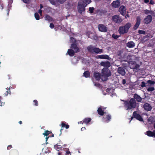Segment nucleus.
Here are the masks:
<instances>
[{"label": "nucleus", "instance_id": "nucleus-1", "mask_svg": "<svg viewBox=\"0 0 155 155\" xmlns=\"http://www.w3.org/2000/svg\"><path fill=\"white\" fill-rule=\"evenodd\" d=\"M124 101V107L126 108L127 110H131L135 108L137 105V103L136 100L132 98L130 100H121Z\"/></svg>", "mask_w": 155, "mask_h": 155}, {"label": "nucleus", "instance_id": "nucleus-2", "mask_svg": "<svg viewBox=\"0 0 155 155\" xmlns=\"http://www.w3.org/2000/svg\"><path fill=\"white\" fill-rule=\"evenodd\" d=\"M91 2V0H81L78 2V12L82 13L83 12H85V7L87 5Z\"/></svg>", "mask_w": 155, "mask_h": 155}, {"label": "nucleus", "instance_id": "nucleus-3", "mask_svg": "<svg viewBox=\"0 0 155 155\" xmlns=\"http://www.w3.org/2000/svg\"><path fill=\"white\" fill-rule=\"evenodd\" d=\"M101 79L103 81H106L108 79V78L111 75L110 70L107 68H104L101 70Z\"/></svg>", "mask_w": 155, "mask_h": 155}, {"label": "nucleus", "instance_id": "nucleus-4", "mask_svg": "<svg viewBox=\"0 0 155 155\" xmlns=\"http://www.w3.org/2000/svg\"><path fill=\"white\" fill-rule=\"evenodd\" d=\"M87 50L90 53L101 54L103 52L102 49H100L99 48H96L92 45H90L87 47Z\"/></svg>", "mask_w": 155, "mask_h": 155}, {"label": "nucleus", "instance_id": "nucleus-5", "mask_svg": "<svg viewBox=\"0 0 155 155\" xmlns=\"http://www.w3.org/2000/svg\"><path fill=\"white\" fill-rule=\"evenodd\" d=\"M131 26V23L128 22L124 26L120 27L118 30L119 33L120 35H124L127 33Z\"/></svg>", "mask_w": 155, "mask_h": 155}, {"label": "nucleus", "instance_id": "nucleus-6", "mask_svg": "<svg viewBox=\"0 0 155 155\" xmlns=\"http://www.w3.org/2000/svg\"><path fill=\"white\" fill-rule=\"evenodd\" d=\"M112 21L116 24H120L123 21V20L121 17L117 15L113 16L112 18Z\"/></svg>", "mask_w": 155, "mask_h": 155}, {"label": "nucleus", "instance_id": "nucleus-7", "mask_svg": "<svg viewBox=\"0 0 155 155\" xmlns=\"http://www.w3.org/2000/svg\"><path fill=\"white\" fill-rule=\"evenodd\" d=\"M133 117H131V120L130 122L131 121L134 117L136 118L137 119L140 121H142L143 120V119L141 115L139 114H137L136 111H134L133 112Z\"/></svg>", "mask_w": 155, "mask_h": 155}, {"label": "nucleus", "instance_id": "nucleus-8", "mask_svg": "<svg viewBox=\"0 0 155 155\" xmlns=\"http://www.w3.org/2000/svg\"><path fill=\"white\" fill-rule=\"evenodd\" d=\"M140 65L135 61H132L130 65V68L133 69L134 71L137 72L139 70Z\"/></svg>", "mask_w": 155, "mask_h": 155}, {"label": "nucleus", "instance_id": "nucleus-9", "mask_svg": "<svg viewBox=\"0 0 155 155\" xmlns=\"http://www.w3.org/2000/svg\"><path fill=\"white\" fill-rule=\"evenodd\" d=\"M99 30L101 32H106L107 31V28L102 24H99L98 26Z\"/></svg>", "mask_w": 155, "mask_h": 155}, {"label": "nucleus", "instance_id": "nucleus-10", "mask_svg": "<svg viewBox=\"0 0 155 155\" xmlns=\"http://www.w3.org/2000/svg\"><path fill=\"white\" fill-rule=\"evenodd\" d=\"M141 22V18L140 16H138L136 18V22L133 27L134 30H136L138 28Z\"/></svg>", "mask_w": 155, "mask_h": 155}, {"label": "nucleus", "instance_id": "nucleus-11", "mask_svg": "<svg viewBox=\"0 0 155 155\" xmlns=\"http://www.w3.org/2000/svg\"><path fill=\"white\" fill-rule=\"evenodd\" d=\"M100 65L101 66L105 67L104 68H107L110 67L111 66L110 62L108 61H101L100 63Z\"/></svg>", "mask_w": 155, "mask_h": 155}, {"label": "nucleus", "instance_id": "nucleus-12", "mask_svg": "<svg viewBox=\"0 0 155 155\" xmlns=\"http://www.w3.org/2000/svg\"><path fill=\"white\" fill-rule=\"evenodd\" d=\"M111 119V116L110 114L104 115L102 118L103 121L106 122L108 123Z\"/></svg>", "mask_w": 155, "mask_h": 155}, {"label": "nucleus", "instance_id": "nucleus-13", "mask_svg": "<svg viewBox=\"0 0 155 155\" xmlns=\"http://www.w3.org/2000/svg\"><path fill=\"white\" fill-rule=\"evenodd\" d=\"M152 18L150 15H148L146 18L144 19V23L147 24L150 23L152 21Z\"/></svg>", "mask_w": 155, "mask_h": 155}, {"label": "nucleus", "instance_id": "nucleus-14", "mask_svg": "<svg viewBox=\"0 0 155 155\" xmlns=\"http://www.w3.org/2000/svg\"><path fill=\"white\" fill-rule=\"evenodd\" d=\"M71 48L72 49H73L74 50V51L75 53H77L80 51V49L79 48L75 43L71 44Z\"/></svg>", "mask_w": 155, "mask_h": 155}, {"label": "nucleus", "instance_id": "nucleus-15", "mask_svg": "<svg viewBox=\"0 0 155 155\" xmlns=\"http://www.w3.org/2000/svg\"><path fill=\"white\" fill-rule=\"evenodd\" d=\"M112 6L114 8H118L119 7L120 5V0H117L114 1L111 4Z\"/></svg>", "mask_w": 155, "mask_h": 155}, {"label": "nucleus", "instance_id": "nucleus-16", "mask_svg": "<svg viewBox=\"0 0 155 155\" xmlns=\"http://www.w3.org/2000/svg\"><path fill=\"white\" fill-rule=\"evenodd\" d=\"M117 72L122 76H124L126 74L124 68L121 67H119L118 68Z\"/></svg>", "mask_w": 155, "mask_h": 155}, {"label": "nucleus", "instance_id": "nucleus-17", "mask_svg": "<svg viewBox=\"0 0 155 155\" xmlns=\"http://www.w3.org/2000/svg\"><path fill=\"white\" fill-rule=\"evenodd\" d=\"M119 11L121 15H125L126 14L125 7L124 5L121 6L119 9Z\"/></svg>", "mask_w": 155, "mask_h": 155}, {"label": "nucleus", "instance_id": "nucleus-18", "mask_svg": "<svg viewBox=\"0 0 155 155\" xmlns=\"http://www.w3.org/2000/svg\"><path fill=\"white\" fill-rule=\"evenodd\" d=\"M146 134L148 137L155 138V130H153V131L150 130L147 131L146 132Z\"/></svg>", "mask_w": 155, "mask_h": 155}, {"label": "nucleus", "instance_id": "nucleus-19", "mask_svg": "<svg viewBox=\"0 0 155 155\" xmlns=\"http://www.w3.org/2000/svg\"><path fill=\"white\" fill-rule=\"evenodd\" d=\"M143 107L145 110L148 111L151 110L152 109V107L150 104L148 103L145 104L143 105Z\"/></svg>", "mask_w": 155, "mask_h": 155}, {"label": "nucleus", "instance_id": "nucleus-20", "mask_svg": "<svg viewBox=\"0 0 155 155\" xmlns=\"http://www.w3.org/2000/svg\"><path fill=\"white\" fill-rule=\"evenodd\" d=\"M94 76L95 79L97 81H99L101 79V73L99 72H94Z\"/></svg>", "mask_w": 155, "mask_h": 155}, {"label": "nucleus", "instance_id": "nucleus-21", "mask_svg": "<svg viewBox=\"0 0 155 155\" xmlns=\"http://www.w3.org/2000/svg\"><path fill=\"white\" fill-rule=\"evenodd\" d=\"M134 99L137 102H139L141 101L142 98L138 94H135L134 95Z\"/></svg>", "mask_w": 155, "mask_h": 155}, {"label": "nucleus", "instance_id": "nucleus-22", "mask_svg": "<svg viewBox=\"0 0 155 155\" xmlns=\"http://www.w3.org/2000/svg\"><path fill=\"white\" fill-rule=\"evenodd\" d=\"M97 112L98 114L101 116H103L104 114H106V113L104 112L102 109V107L100 106L97 110Z\"/></svg>", "mask_w": 155, "mask_h": 155}, {"label": "nucleus", "instance_id": "nucleus-23", "mask_svg": "<svg viewBox=\"0 0 155 155\" xmlns=\"http://www.w3.org/2000/svg\"><path fill=\"white\" fill-rule=\"evenodd\" d=\"M98 58L101 59H105L110 60L111 58L107 55L103 54L98 55Z\"/></svg>", "mask_w": 155, "mask_h": 155}, {"label": "nucleus", "instance_id": "nucleus-24", "mask_svg": "<svg viewBox=\"0 0 155 155\" xmlns=\"http://www.w3.org/2000/svg\"><path fill=\"white\" fill-rule=\"evenodd\" d=\"M75 53V52H74V50L72 49H70L68 50L66 54H68L70 56L72 57L74 55Z\"/></svg>", "mask_w": 155, "mask_h": 155}, {"label": "nucleus", "instance_id": "nucleus-25", "mask_svg": "<svg viewBox=\"0 0 155 155\" xmlns=\"http://www.w3.org/2000/svg\"><path fill=\"white\" fill-rule=\"evenodd\" d=\"M45 18V20L48 21L49 22L53 21V19L52 17L48 15H46Z\"/></svg>", "mask_w": 155, "mask_h": 155}, {"label": "nucleus", "instance_id": "nucleus-26", "mask_svg": "<svg viewBox=\"0 0 155 155\" xmlns=\"http://www.w3.org/2000/svg\"><path fill=\"white\" fill-rule=\"evenodd\" d=\"M127 47L130 48H133L135 46L134 43L132 41L129 42L127 44Z\"/></svg>", "mask_w": 155, "mask_h": 155}, {"label": "nucleus", "instance_id": "nucleus-27", "mask_svg": "<svg viewBox=\"0 0 155 155\" xmlns=\"http://www.w3.org/2000/svg\"><path fill=\"white\" fill-rule=\"evenodd\" d=\"M54 148L58 151L62 150V147L61 146L56 144L54 145Z\"/></svg>", "mask_w": 155, "mask_h": 155}, {"label": "nucleus", "instance_id": "nucleus-28", "mask_svg": "<svg viewBox=\"0 0 155 155\" xmlns=\"http://www.w3.org/2000/svg\"><path fill=\"white\" fill-rule=\"evenodd\" d=\"M84 123L86 125H88L89 123L91 122V118H85L84 120Z\"/></svg>", "mask_w": 155, "mask_h": 155}, {"label": "nucleus", "instance_id": "nucleus-29", "mask_svg": "<svg viewBox=\"0 0 155 155\" xmlns=\"http://www.w3.org/2000/svg\"><path fill=\"white\" fill-rule=\"evenodd\" d=\"M83 76L86 78L90 77V73L89 71H86L84 73Z\"/></svg>", "mask_w": 155, "mask_h": 155}, {"label": "nucleus", "instance_id": "nucleus-30", "mask_svg": "<svg viewBox=\"0 0 155 155\" xmlns=\"http://www.w3.org/2000/svg\"><path fill=\"white\" fill-rule=\"evenodd\" d=\"M61 126L62 127H65L66 129H68L69 127V125L68 124H66L65 122H62L61 124Z\"/></svg>", "mask_w": 155, "mask_h": 155}, {"label": "nucleus", "instance_id": "nucleus-31", "mask_svg": "<svg viewBox=\"0 0 155 155\" xmlns=\"http://www.w3.org/2000/svg\"><path fill=\"white\" fill-rule=\"evenodd\" d=\"M51 133H52L51 131L46 130V131H45V132L43 133L42 134L45 136H47Z\"/></svg>", "mask_w": 155, "mask_h": 155}, {"label": "nucleus", "instance_id": "nucleus-32", "mask_svg": "<svg viewBox=\"0 0 155 155\" xmlns=\"http://www.w3.org/2000/svg\"><path fill=\"white\" fill-rule=\"evenodd\" d=\"M67 0H56V1L60 4H62L66 1Z\"/></svg>", "mask_w": 155, "mask_h": 155}, {"label": "nucleus", "instance_id": "nucleus-33", "mask_svg": "<svg viewBox=\"0 0 155 155\" xmlns=\"http://www.w3.org/2000/svg\"><path fill=\"white\" fill-rule=\"evenodd\" d=\"M147 82V83L150 84V85L154 84H155V82L154 81L151 80H148Z\"/></svg>", "mask_w": 155, "mask_h": 155}, {"label": "nucleus", "instance_id": "nucleus-34", "mask_svg": "<svg viewBox=\"0 0 155 155\" xmlns=\"http://www.w3.org/2000/svg\"><path fill=\"white\" fill-rule=\"evenodd\" d=\"M35 17L37 20H38L40 19V16L38 13L36 12L35 14Z\"/></svg>", "mask_w": 155, "mask_h": 155}, {"label": "nucleus", "instance_id": "nucleus-35", "mask_svg": "<svg viewBox=\"0 0 155 155\" xmlns=\"http://www.w3.org/2000/svg\"><path fill=\"white\" fill-rule=\"evenodd\" d=\"M119 37V35H115L114 34H113L112 35V37L115 39H116Z\"/></svg>", "mask_w": 155, "mask_h": 155}, {"label": "nucleus", "instance_id": "nucleus-36", "mask_svg": "<svg viewBox=\"0 0 155 155\" xmlns=\"http://www.w3.org/2000/svg\"><path fill=\"white\" fill-rule=\"evenodd\" d=\"M89 9L90 13H92L94 12V8L93 7H89Z\"/></svg>", "mask_w": 155, "mask_h": 155}, {"label": "nucleus", "instance_id": "nucleus-37", "mask_svg": "<svg viewBox=\"0 0 155 155\" xmlns=\"http://www.w3.org/2000/svg\"><path fill=\"white\" fill-rule=\"evenodd\" d=\"M154 90V87H149L147 89V90L148 91H152Z\"/></svg>", "mask_w": 155, "mask_h": 155}, {"label": "nucleus", "instance_id": "nucleus-38", "mask_svg": "<svg viewBox=\"0 0 155 155\" xmlns=\"http://www.w3.org/2000/svg\"><path fill=\"white\" fill-rule=\"evenodd\" d=\"M138 32L139 34H145V31L143 30H139Z\"/></svg>", "mask_w": 155, "mask_h": 155}, {"label": "nucleus", "instance_id": "nucleus-39", "mask_svg": "<svg viewBox=\"0 0 155 155\" xmlns=\"http://www.w3.org/2000/svg\"><path fill=\"white\" fill-rule=\"evenodd\" d=\"M33 102L34 103V105L36 106H38V102L37 100H34L33 101Z\"/></svg>", "mask_w": 155, "mask_h": 155}, {"label": "nucleus", "instance_id": "nucleus-40", "mask_svg": "<svg viewBox=\"0 0 155 155\" xmlns=\"http://www.w3.org/2000/svg\"><path fill=\"white\" fill-rule=\"evenodd\" d=\"M150 10H149L146 9L144 10V12L146 14H148L150 13Z\"/></svg>", "mask_w": 155, "mask_h": 155}, {"label": "nucleus", "instance_id": "nucleus-41", "mask_svg": "<svg viewBox=\"0 0 155 155\" xmlns=\"http://www.w3.org/2000/svg\"><path fill=\"white\" fill-rule=\"evenodd\" d=\"M141 87H146V83L144 81H142L140 85Z\"/></svg>", "mask_w": 155, "mask_h": 155}, {"label": "nucleus", "instance_id": "nucleus-42", "mask_svg": "<svg viewBox=\"0 0 155 155\" xmlns=\"http://www.w3.org/2000/svg\"><path fill=\"white\" fill-rule=\"evenodd\" d=\"M23 2L26 4H29L30 2V0H22Z\"/></svg>", "mask_w": 155, "mask_h": 155}, {"label": "nucleus", "instance_id": "nucleus-43", "mask_svg": "<svg viewBox=\"0 0 155 155\" xmlns=\"http://www.w3.org/2000/svg\"><path fill=\"white\" fill-rule=\"evenodd\" d=\"M50 3L53 5H55V2L54 0H50Z\"/></svg>", "mask_w": 155, "mask_h": 155}, {"label": "nucleus", "instance_id": "nucleus-44", "mask_svg": "<svg viewBox=\"0 0 155 155\" xmlns=\"http://www.w3.org/2000/svg\"><path fill=\"white\" fill-rule=\"evenodd\" d=\"M1 98H2V97H1V96H0V106H2L4 105V103L1 102Z\"/></svg>", "mask_w": 155, "mask_h": 155}, {"label": "nucleus", "instance_id": "nucleus-45", "mask_svg": "<svg viewBox=\"0 0 155 155\" xmlns=\"http://www.w3.org/2000/svg\"><path fill=\"white\" fill-rule=\"evenodd\" d=\"M50 27L51 28H53L54 27V25L52 23H51L50 24Z\"/></svg>", "mask_w": 155, "mask_h": 155}, {"label": "nucleus", "instance_id": "nucleus-46", "mask_svg": "<svg viewBox=\"0 0 155 155\" xmlns=\"http://www.w3.org/2000/svg\"><path fill=\"white\" fill-rule=\"evenodd\" d=\"M151 15H155V13L154 12V11H152V10H150V13Z\"/></svg>", "mask_w": 155, "mask_h": 155}, {"label": "nucleus", "instance_id": "nucleus-47", "mask_svg": "<svg viewBox=\"0 0 155 155\" xmlns=\"http://www.w3.org/2000/svg\"><path fill=\"white\" fill-rule=\"evenodd\" d=\"M14 154L15 155H18V151L16 150H15L14 152Z\"/></svg>", "mask_w": 155, "mask_h": 155}, {"label": "nucleus", "instance_id": "nucleus-48", "mask_svg": "<svg viewBox=\"0 0 155 155\" xmlns=\"http://www.w3.org/2000/svg\"><path fill=\"white\" fill-rule=\"evenodd\" d=\"M12 147V146L11 145H8L7 147V149L8 150H9L11 149Z\"/></svg>", "mask_w": 155, "mask_h": 155}, {"label": "nucleus", "instance_id": "nucleus-49", "mask_svg": "<svg viewBox=\"0 0 155 155\" xmlns=\"http://www.w3.org/2000/svg\"><path fill=\"white\" fill-rule=\"evenodd\" d=\"M71 153L69 151H67L66 153V155H71Z\"/></svg>", "mask_w": 155, "mask_h": 155}, {"label": "nucleus", "instance_id": "nucleus-50", "mask_svg": "<svg viewBox=\"0 0 155 155\" xmlns=\"http://www.w3.org/2000/svg\"><path fill=\"white\" fill-rule=\"evenodd\" d=\"M149 4L151 5H153L154 4V2L153 0H150Z\"/></svg>", "mask_w": 155, "mask_h": 155}, {"label": "nucleus", "instance_id": "nucleus-51", "mask_svg": "<svg viewBox=\"0 0 155 155\" xmlns=\"http://www.w3.org/2000/svg\"><path fill=\"white\" fill-rule=\"evenodd\" d=\"M38 12L40 14H41V15L42 14V10L41 9H39L38 10Z\"/></svg>", "mask_w": 155, "mask_h": 155}, {"label": "nucleus", "instance_id": "nucleus-52", "mask_svg": "<svg viewBox=\"0 0 155 155\" xmlns=\"http://www.w3.org/2000/svg\"><path fill=\"white\" fill-rule=\"evenodd\" d=\"M49 137H49V136L47 137V136H46V138H45V139H46V144H47V143H47V140H48V139L49 138Z\"/></svg>", "mask_w": 155, "mask_h": 155}, {"label": "nucleus", "instance_id": "nucleus-53", "mask_svg": "<svg viewBox=\"0 0 155 155\" xmlns=\"http://www.w3.org/2000/svg\"><path fill=\"white\" fill-rule=\"evenodd\" d=\"M126 83V80L125 79H124L122 80V83L123 84H124Z\"/></svg>", "mask_w": 155, "mask_h": 155}, {"label": "nucleus", "instance_id": "nucleus-54", "mask_svg": "<svg viewBox=\"0 0 155 155\" xmlns=\"http://www.w3.org/2000/svg\"><path fill=\"white\" fill-rule=\"evenodd\" d=\"M78 124H83L84 123V120H82V121H81L80 122H78Z\"/></svg>", "mask_w": 155, "mask_h": 155}, {"label": "nucleus", "instance_id": "nucleus-55", "mask_svg": "<svg viewBox=\"0 0 155 155\" xmlns=\"http://www.w3.org/2000/svg\"><path fill=\"white\" fill-rule=\"evenodd\" d=\"M144 2L145 3H147L149 2V0H144Z\"/></svg>", "mask_w": 155, "mask_h": 155}, {"label": "nucleus", "instance_id": "nucleus-56", "mask_svg": "<svg viewBox=\"0 0 155 155\" xmlns=\"http://www.w3.org/2000/svg\"><path fill=\"white\" fill-rule=\"evenodd\" d=\"M85 129H86V128H85V127H82V128H81V131H83Z\"/></svg>", "mask_w": 155, "mask_h": 155}, {"label": "nucleus", "instance_id": "nucleus-57", "mask_svg": "<svg viewBox=\"0 0 155 155\" xmlns=\"http://www.w3.org/2000/svg\"><path fill=\"white\" fill-rule=\"evenodd\" d=\"M118 56H120L121 55V51H120L118 52Z\"/></svg>", "mask_w": 155, "mask_h": 155}, {"label": "nucleus", "instance_id": "nucleus-58", "mask_svg": "<svg viewBox=\"0 0 155 155\" xmlns=\"http://www.w3.org/2000/svg\"><path fill=\"white\" fill-rule=\"evenodd\" d=\"M40 9H42L43 8V6L42 5V4H40Z\"/></svg>", "mask_w": 155, "mask_h": 155}, {"label": "nucleus", "instance_id": "nucleus-59", "mask_svg": "<svg viewBox=\"0 0 155 155\" xmlns=\"http://www.w3.org/2000/svg\"><path fill=\"white\" fill-rule=\"evenodd\" d=\"M126 16L128 18H129L130 17L129 15L128 14H127L126 15V16H125V17L126 18H127Z\"/></svg>", "mask_w": 155, "mask_h": 155}, {"label": "nucleus", "instance_id": "nucleus-60", "mask_svg": "<svg viewBox=\"0 0 155 155\" xmlns=\"http://www.w3.org/2000/svg\"><path fill=\"white\" fill-rule=\"evenodd\" d=\"M19 123L20 124H21L22 123V122L21 121H20L19 122Z\"/></svg>", "mask_w": 155, "mask_h": 155}, {"label": "nucleus", "instance_id": "nucleus-61", "mask_svg": "<svg viewBox=\"0 0 155 155\" xmlns=\"http://www.w3.org/2000/svg\"><path fill=\"white\" fill-rule=\"evenodd\" d=\"M8 79H11L10 75H8Z\"/></svg>", "mask_w": 155, "mask_h": 155}, {"label": "nucleus", "instance_id": "nucleus-62", "mask_svg": "<svg viewBox=\"0 0 155 155\" xmlns=\"http://www.w3.org/2000/svg\"><path fill=\"white\" fill-rule=\"evenodd\" d=\"M63 130V129H62V128H61L60 130V131L61 132V133H62V131Z\"/></svg>", "mask_w": 155, "mask_h": 155}, {"label": "nucleus", "instance_id": "nucleus-63", "mask_svg": "<svg viewBox=\"0 0 155 155\" xmlns=\"http://www.w3.org/2000/svg\"><path fill=\"white\" fill-rule=\"evenodd\" d=\"M58 155H62L61 153V152H58Z\"/></svg>", "mask_w": 155, "mask_h": 155}, {"label": "nucleus", "instance_id": "nucleus-64", "mask_svg": "<svg viewBox=\"0 0 155 155\" xmlns=\"http://www.w3.org/2000/svg\"><path fill=\"white\" fill-rule=\"evenodd\" d=\"M153 127H154V128L155 129V123L154 124Z\"/></svg>", "mask_w": 155, "mask_h": 155}]
</instances>
